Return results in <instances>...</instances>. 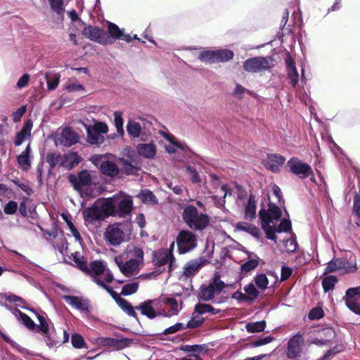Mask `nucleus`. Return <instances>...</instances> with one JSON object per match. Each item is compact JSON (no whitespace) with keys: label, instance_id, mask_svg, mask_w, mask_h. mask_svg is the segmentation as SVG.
I'll use <instances>...</instances> for the list:
<instances>
[{"label":"nucleus","instance_id":"obj_1","mask_svg":"<svg viewBox=\"0 0 360 360\" xmlns=\"http://www.w3.org/2000/svg\"><path fill=\"white\" fill-rule=\"evenodd\" d=\"M281 217V210L274 204L269 203L267 210L260 209L259 217L261 221V226L268 239L276 240V233L288 232L291 230V222L287 219H283L278 226L271 225L274 221L279 220Z\"/></svg>","mask_w":360,"mask_h":360},{"label":"nucleus","instance_id":"obj_2","mask_svg":"<svg viewBox=\"0 0 360 360\" xmlns=\"http://www.w3.org/2000/svg\"><path fill=\"white\" fill-rule=\"evenodd\" d=\"M105 200L109 207L110 215L127 219L129 221H127V225L131 226L130 220L134 205L132 198L124 193L120 192Z\"/></svg>","mask_w":360,"mask_h":360},{"label":"nucleus","instance_id":"obj_3","mask_svg":"<svg viewBox=\"0 0 360 360\" xmlns=\"http://www.w3.org/2000/svg\"><path fill=\"white\" fill-rule=\"evenodd\" d=\"M182 218L190 229L196 231L205 229L210 223L209 216L200 213L193 205H188L184 209Z\"/></svg>","mask_w":360,"mask_h":360},{"label":"nucleus","instance_id":"obj_4","mask_svg":"<svg viewBox=\"0 0 360 360\" xmlns=\"http://www.w3.org/2000/svg\"><path fill=\"white\" fill-rule=\"evenodd\" d=\"M108 207L105 199L97 200L91 207H86L83 211L85 221L94 224L96 221L104 220L110 216Z\"/></svg>","mask_w":360,"mask_h":360},{"label":"nucleus","instance_id":"obj_5","mask_svg":"<svg viewBox=\"0 0 360 360\" xmlns=\"http://www.w3.org/2000/svg\"><path fill=\"white\" fill-rule=\"evenodd\" d=\"M226 287V284L221 281L220 276L215 274L213 280L208 285L202 284L199 290L198 298L200 300L209 302L212 300L215 295H219Z\"/></svg>","mask_w":360,"mask_h":360},{"label":"nucleus","instance_id":"obj_6","mask_svg":"<svg viewBox=\"0 0 360 360\" xmlns=\"http://www.w3.org/2000/svg\"><path fill=\"white\" fill-rule=\"evenodd\" d=\"M289 172L295 174L300 179L315 180L314 171L310 165L302 160L292 157L286 163Z\"/></svg>","mask_w":360,"mask_h":360},{"label":"nucleus","instance_id":"obj_7","mask_svg":"<svg viewBox=\"0 0 360 360\" xmlns=\"http://www.w3.org/2000/svg\"><path fill=\"white\" fill-rule=\"evenodd\" d=\"M357 270L355 261H349L344 257H333L327 263L324 274L333 273L339 271L344 274L354 273Z\"/></svg>","mask_w":360,"mask_h":360},{"label":"nucleus","instance_id":"obj_8","mask_svg":"<svg viewBox=\"0 0 360 360\" xmlns=\"http://www.w3.org/2000/svg\"><path fill=\"white\" fill-rule=\"evenodd\" d=\"M84 273L91 276L96 283V279L104 281L106 283H111L113 280V276L111 271L106 268V264L100 260L91 262L88 266V270Z\"/></svg>","mask_w":360,"mask_h":360},{"label":"nucleus","instance_id":"obj_9","mask_svg":"<svg viewBox=\"0 0 360 360\" xmlns=\"http://www.w3.org/2000/svg\"><path fill=\"white\" fill-rule=\"evenodd\" d=\"M87 141L91 145L100 146L105 141L104 134L108 131V127L104 122H98L93 125L86 126Z\"/></svg>","mask_w":360,"mask_h":360},{"label":"nucleus","instance_id":"obj_10","mask_svg":"<svg viewBox=\"0 0 360 360\" xmlns=\"http://www.w3.org/2000/svg\"><path fill=\"white\" fill-rule=\"evenodd\" d=\"M176 245L179 254L191 252L197 246L196 236L190 231L182 230L176 237Z\"/></svg>","mask_w":360,"mask_h":360},{"label":"nucleus","instance_id":"obj_11","mask_svg":"<svg viewBox=\"0 0 360 360\" xmlns=\"http://www.w3.org/2000/svg\"><path fill=\"white\" fill-rule=\"evenodd\" d=\"M82 198H96L101 193L99 181H70Z\"/></svg>","mask_w":360,"mask_h":360},{"label":"nucleus","instance_id":"obj_12","mask_svg":"<svg viewBox=\"0 0 360 360\" xmlns=\"http://www.w3.org/2000/svg\"><path fill=\"white\" fill-rule=\"evenodd\" d=\"M304 340L302 335L297 333L294 335L287 342L285 354L290 359L299 360L302 356Z\"/></svg>","mask_w":360,"mask_h":360},{"label":"nucleus","instance_id":"obj_13","mask_svg":"<svg viewBox=\"0 0 360 360\" xmlns=\"http://www.w3.org/2000/svg\"><path fill=\"white\" fill-rule=\"evenodd\" d=\"M271 67V60L267 57L255 56L247 59L243 63L244 70L252 73L268 70Z\"/></svg>","mask_w":360,"mask_h":360},{"label":"nucleus","instance_id":"obj_14","mask_svg":"<svg viewBox=\"0 0 360 360\" xmlns=\"http://www.w3.org/2000/svg\"><path fill=\"white\" fill-rule=\"evenodd\" d=\"M82 34L88 39L101 44H112L113 40L109 37L108 32L93 26L86 27Z\"/></svg>","mask_w":360,"mask_h":360},{"label":"nucleus","instance_id":"obj_15","mask_svg":"<svg viewBox=\"0 0 360 360\" xmlns=\"http://www.w3.org/2000/svg\"><path fill=\"white\" fill-rule=\"evenodd\" d=\"M160 302V301L156 299L148 300L135 307V309L140 311L142 315L146 316L150 319H153L162 314L158 309Z\"/></svg>","mask_w":360,"mask_h":360},{"label":"nucleus","instance_id":"obj_16","mask_svg":"<svg viewBox=\"0 0 360 360\" xmlns=\"http://www.w3.org/2000/svg\"><path fill=\"white\" fill-rule=\"evenodd\" d=\"M122 224L115 223L109 225L105 232V238L106 241L113 246L120 245L124 240V233L122 229L120 228Z\"/></svg>","mask_w":360,"mask_h":360},{"label":"nucleus","instance_id":"obj_17","mask_svg":"<svg viewBox=\"0 0 360 360\" xmlns=\"http://www.w3.org/2000/svg\"><path fill=\"white\" fill-rule=\"evenodd\" d=\"M345 300L347 307L352 311L360 314V286L348 289Z\"/></svg>","mask_w":360,"mask_h":360},{"label":"nucleus","instance_id":"obj_18","mask_svg":"<svg viewBox=\"0 0 360 360\" xmlns=\"http://www.w3.org/2000/svg\"><path fill=\"white\" fill-rule=\"evenodd\" d=\"M153 261L156 266H162L169 264V271L172 269L174 257L171 251L160 249L153 252Z\"/></svg>","mask_w":360,"mask_h":360},{"label":"nucleus","instance_id":"obj_19","mask_svg":"<svg viewBox=\"0 0 360 360\" xmlns=\"http://www.w3.org/2000/svg\"><path fill=\"white\" fill-rule=\"evenodd\" d=\"M285 162V158L279 154H268L264 160L265 167L272 172H279Z\"/></svg>","mask_w":360,"mask_h":360},{"label":"nucleus","instance_id":"obj_20","mask_svg":"<svg viewBox=\"0 0 360 360\" xmlns=\"http://www.w3.org/2000/svg\"><path fill=\"white\" fill-rule=\"evenodd\" d=\"M79 134L71 127L63 128L58 138L59 143L67 147H70L77 143L79 141Z\"/></svg>","mask_w":360,"mask_h":360},{"label":"nucleus","instance_id":"obj_21","mask_svg":"<svg viewBox=\"0 0 360 360\" xmlns=\"http://www.w3.org/2000/svg\"><path fill=\"white\" fill-rule=\"evenodd\" d=\"M62 298L70 306L80 311L90 312L89 300L82 297L63 295Z\"/></svg>","mask_w":360,"mask_h":360},{"label":"nucleus","instance_id":"obj_22","mask_svg":"<svg viewBox=\"0 0 360 360\" xmlns=\"http://www.w3.org/2000/svg\"><path fill=\"white\" fill-rule=\"evenodd\" d=\"M115 262L118 266L120 271L125 276H131L139 270L141 263L134 259L123 262L121 258L115 257Z\"/></svg>","mask_w":360,"mask_h":360},{"label":"nucleus","instance_id":"obj_23","mask_svg":"<svg viewBox=\"0 0 360 360\" xmlns=\"http://www.w3.org/2000/svg\"><path fill=\"white\" fill-rule=\"evenodd\" d=\"M150 124V123L145 120H141L140 121L129 120L127 124V131L133 138H138L141 136L142 130L146 127V125Z\"/></svg>","mask_w":360,"mask_h":360},{"label":"nucleus","instance_id":"obj_24","mask_svg":"<svg viewBox=\"0 0 360 360\" xmlns=\"http://www.w3.org/2000/svg\"><path fill=\"white\" fill-rule=\"evenodd\" d=\"M206 262L207 259L201 257L189 261L184 267V274L187 277L195 275Z\"/></svg>","mask_w":360,"mask_h":360},{"label":"nucleus","instance_id":"obj_25","mask_svg":"<svg viewBox=\"0 0 360 360\" xmlns=\"http://www.w3.org/2000/svg\"><path fill=\"white\" fill-rule=\"evenodd\" d=\"M101 172L110 177H120L121 170L120 167L113 161L105 160L100 165Z\"/></svg>","mask_w":360,"mask_h":360},{"label":"nucleus","instance_id":"obj_26","mask_svg":"<svg viewBox=\"0 0 360 360\" xmlns=\"http://www.w3.org/2000/svg\"><path fill=\"white\" fill-rule=\"evenodd\" d=\"M33 123L31 120L25 122L22 129L16 134L14 139V144L15 146H20L24 141L28 139L31 136V131Z\"/></svg>","mask_w":360,"mask_h":360},{"label":"nucleus","instance_id":"obj_27","mask_svg":"<svg viewBox=\"0 0 360 360\" xmlns=\"http://www.w3.org/2000/svg\"><path fill=\"white\" fill-rule=\"evenodd\" d=\"M161 134L169 142V144L165 146V149L169 153H175L179 150H185L186 145L178 142L172 134L163 131Z\"/></svg>","mask_w":360,"mask_h":360},{"label":"nucleus","instance_id":"obj_28","mask_svg":"<svg viewBox=\"0 0 360 360\" xmlns=\"http://www.w3.org/2000/svg\"><path fill=\"white\" fill-rule=\"evenodd\" d=\"M244 252L247 253L250 259L243 263L240 266V270L243 274H247L257 267L259 263V257L253 252H249L245 248L242 250Z\"/></svg>","mask_w":360,"mask_h":360},{"label":"nucleus","instance_id":"obj_29","mask_svg":"<svg viewBox=\"0 0 360 360\" xmlns=\"http://www.w3.org/2000/svg\"><path fill=\"white\" fill-rule=\"evenodd\" d=\"M136 150L139 155L148 159L153 158L157 152L156 146L153 143H139L136 146Z\"/></svg>","mask_w":360,"mask_h":360},{"label":"nucleus","instance_id":"obj_30","mask_svg":"<svg viewBox=\"0 0 360 360\" xmlns=\"http://www.w3.org/2000/svg\"><path fill=\"white\" fill-rule=\"evenodd\" d=\"M256 200L253 194L249 195L247 203L245 205L244 218L248 221H252L256 217Z\"/></svg>","mask_w":360,"mask_h":360},{"label":"nucleus","instance_id":"obj_31","mask_svg":"<svg viewBox=\"0 0 360 360\" xmlns=\"http://www.w3.org/2000/svg\"><path fill=\"white\" fill-rule=\"evenodd\" d=\"M108 30L109 37H112L113 41L117 39H122L127 42L131 41V37L129 34L123 33L124 30H121L115 24L109 22L108 23Z\"/></svg>","mask_w":360,"mask_h":360},{"label":"nucleus","instance_id":"obj_32","mask_svg":"<svg viewBox=\"0 0 360 360\" xmlns=\"http://www.w3.org/2000/svg\"><path fill=\"white\" fill-rule=\"evenodd\" d=\"M82 161V158L75 152H69L64 155L62 165L71 169Z\"/></svg>","mask_w":360,"mask_h":360},{"label":"nucleus","instance_id":"obj_33","mask_svg":"<svg viewBox=\"0 0 360 360\" xmlns=\"http://www.w3.org/2000/svg\"><path fill=\"white\" fill-rule=\"evenodd\" d=\"M0 335L4 339V341H6L7 343H8L11 347H13L14 349H15L18 352L22 354L25 358L27 357V356H34L35 354L28 350L26 348H24L21 347L20 345H18L17 342L13 341L10 338L9 336L6 335L5 333L0 331Z\"/></svg>","mask_w":360,"mask_h":360},{"label":"nucleus","instance_id":"obj_34","mask_svg":"<svg viewBox=\"0 0 360 360\" xmlns=\"http://www.w3.org/2000/svg\"><path fill=\"white\" fill-rule=\"evenodd\" d=\"M163 302L165 305L169 308V310L167 313L162 314L165 316L170 317L172 316H174L178 314L179 311L178 301L172 297H165L163 299Z\"/></svg>","mask_w":360,"mask_h":360},{"label":"nucleus","instance_id":"obj_35","mask_svg":"<svg viewBox=\"0 0 360 360\" xmlns=\"http://www.w3.org/2000/svg\"><path fill=\"white\" fill-rule=\"evenodd\" d=\"M103 343L107 346L121 348L129 346L131 343V340L129 338L117 339L107 338L103 340Z\"/></svg>","mask_w":360,"mask_h":360},{"label":"nucleus","instance_id":"obj_36","mask_svg":"<svg viewBox=\"0 0 360 360\" xmlns=\"http://www.w3.org/2000/svg\"><path fill=\"white\" fill-rule=\"evenodd\" d=\"M137 197L141 200L143 204L155 205L158 203V200L156 196L149 190H143L138 195Z\"/></svg>","mask_w":360,"mask_h":360},{"label":"nucleus","instance_id":"obj_37","mask_svg":"<svg viewBox=\"0 0 360 360\" xmlns=\"http://www.w3.org/2000/svg\"><path fill=\"white\" fill-rule=\"evenodd\" d=\"M31 153L30 146L27 145L25 150L20 154L18 158V163L20 167L27 169L30 166V155Z\"/></svg>","mask_w":360,"mask_h":360},{"label":"nucleus","instance_id":"obj_38","mask_svg":"<svg viewBox=\"0 0 360 360\" xmlns=\"http://www.w3.org/2000/svg\"><path fill=\"white\" fill-rule=\"evenodd\" d=\"M195 311L199 314L210 313L212 315H216L219 314L221 311V310L219 309L214 308L212 305L209 304L199 303L195 305Z\"/></svg>","mask_w":360,"mask_h":360},{"label":"nucleus","instance_id":"obj_39","mask_svg":"<svg viewBox=\"0 0 360 360\" xmlns=\"http://www.w3.org/2000/svg\"><path fill=\"white\" fill-rule=\"evenodd\" d=\"M119 163L122 167L120 168V176L123 174L127 175L134 174L139 169V168L136 166L132 165L131 163H129L127 160L124 159H120Z\"/></svg>","mask_w":360,"mask_h":360},{"label":"nucleus","instance_id":"obj_40","mask_svg":"<svg viewBox=\"0 0 360 360\" xmlns=\"http://www.w3.org/2000/svg\"><path fill=\"white\" fill-rule=\"evenodd\" d=\"M216 63L226 62L231 60L233 57V53L229 49L215 50Z\"/></svg>","mask_w":360,"mask_h":360},{"label":"nucleus","instance_id":"obj_41","mask_svg":"<svg viewBox=\"0 0 360 360\" xmlns=\"http://www.w3.org/2000/svg\"><path fill=\"white\" fill-rule=\"evenodd\" d=\"M72 259L75 262L77 268L83 272L88 270V264L86 259L79 252H76L72 254Z\"/></svg>","mask_w":360,"mask_h":360},{"label":"nucleus","instance_id":"obj_42","mask_svg":"<svg viewBox=\"0 0 360 360\" xmlns=\"http://www.w3.org/2000/svg\"><path fill=\"white\" fill-rule=\"evenodd\" d=\"M266 327V321L250 322L246 324L245 328L248 333H255L264 331Z\"/></svg>","mask_w":360,"mask_h":360},{"label":"nucleus","instance_id":"obj_43","mask_svg":"<svg viewBox=\"0 0 360 360\" xmlns=\"http://www.w3.org/2000/svg\"><path fill=\"white\" fill-rule=\"evenodd\" d=\"M338 280L337 276L333 275L327 276L322 280V286L324 292H329L333 290Z\"/></svg>","mask_w":360,"mask_h":360},{"label":"nucleus","instance_id":"obj_44","mask_svg":"<svg viewBox=\"0 0 360 360\" xmlns=\"http://www.w3.org/2000/svg\"><path fill=\"white\" fill-rule=\"evenodd\" d=\"M182 349L186 352H193V354H200L201 353H206L207 352V345H184Z\"/></svg>","mask_w":360,"mask_h":360},{"label":"nucleus","instance_id":"obj_45","mask_svg":"<svg viewBox=\"0 0 360 360\" xmlns=\"http://www.w3.org/2000/svg\"><path fill=\"white\" fill-rule=\"evenodd\" d=\"M198 58L200 61L207 63H216L215 50L203 51L199 54Z\"/></svg>","mask_w":360,"mask_h":360},{"label":"nucleus","instance_id":"obj_46","mask_svg":"<svg viewBox=\"0 0 360 360\" xmlns=\"http://www.w3.org/2000/svg\"><path fill=\"white\" fill-rule=\"evenodd\" d=\"M257 287L261 290H265L268 288L269 280L265 274H257L254 278Z\"/></svg>","mask_w":360,"mask_h":360},{"label":"nucleus","instance_id":"obj_47","mask_svg":"<svg viewBox=\"0 0 360 360\" xmlns=\"http://www.w3.org/2000/svg\"><path fill=\"white\" fill-rule=\"evenodd\" d=\"M51 9L58 15H63L65 11L63 0H48Z\"/></svg>","mask_w":360,"mask_h":360},{"label":"nucleus","instance_id":"obj_48","mask_svg":"<svg viewBox=\"0 0 360 360\" xmlns=\"http://www.w3.org/2000/svg\"><path fill=\"white\" fill-rule=\"evenodd\" d=\"M48 89L49 91L54 90L58 85L60 80V75L54 74L53 76H49L48 73L45 75Z\"/></svg>","mask_w":360,"mask_h":360},{"label":"nucleus","instance_id":"obj_49","mask_svg":"<svg viewBox=\"0 0 360 360\" xmlns=\"http://www.w3.org/2000/svg\"><path fill=\"white\" fill-rule=\"evenodd\" d=\"M139 288V282H132L128 284L124 285L122 287L121 295L124 296H127L135 293Z\"/></svg>","mask_w":360,"mask_h":360},{"label":"nucleus","instance_id":"obj_50","mask_svg":"<svg viewBox=\"0 0 360 360\" xmlns=\"http://www.w3.org/2000/svg\"><path fill=\"white\" fill-rule=\"evenodd\" d=\"M108 283H106L104 281L102 280H98L96 279V284L99 285L101 288L105 289L110 295L111 297L117 302V300L119 299H121L119 294L113 290L112 288L107 285Z\"/></svg>","mask_w":360,"mask_h":360},{"label":"nucleus","instance_id":"obj_51","mask_svg":"<svg viewBox=\"0 0 360 360\" xmlns=\"http://www.w3.org/2000/svg\"><path fill=\"white\" fill-rule=\"evenodd\" d=\"M244 291L249 297V301L255 300L259 295V292L252 283H248L244 287Z\"/></svg>","mask_w":360,"mask_h":360},{"label":"nucleus","instance_id":"obj_52","mask_svg":"<svg viewBox=\"0 0 360 360\" xmlns=\"http://www.w3.org/2000/svg\"><path fill=\"white\" fill-rule=\"evenodd\" d=\"M114 122L115 125L117 128V131L119 134H124L123 129V119H122V112L120 111H115L114 112Z\"/></svg>","mask_w":360,"mask_h":360},{"label":"nucleus","instance_id":"obj_53","mask_svg":"<svg viewBox=\"0 0 360 360\" xmlns=\"http://www.w3.org/2000/svg\"><path fill=\"white\" fill-rule=\"evenodd\" d=\"M285 61L288 72V76L298 73L297 68L295 67V63L289 54L287 55Z\"/></svg>","mask_w":360,"mask_h":360},{"label":"nucleus","instance_id":"obj_54","mask_svg":"<svg viewBox=\"0 0 360 360\" xmlns=\"http://www.w3.org/2000/svg\"><path fill=\"white\" fill-rule=\"evenodd\" d=\"M245 94H251V91L242 85L237 84L236 85L235 89L232 93V95L237 99H242L244 97Z\"/></svg>","mask_w":360,"mask_h":360},{"label":"nucleus","instance_id":"obj_55","mask_svg":"<svg viewBox=\"0 0 360 360\" xmlns=\"http://www.w3.org/2000/svg\"><path fill=\"white\" fill-rule=\"evenodd\" d=\"M18 320L21 321L22 323L29 330H33L37 325L27 314L22 313Z\"/></svg>","mask_w":360,"mask_h":360},{"label":"nucleus","instance_id":"obj_56","mask_svg":"<svg viewBox=\"0 0 360 360\" xmlns=\"http://www.w3.org/2000/svg\"><path fill=\"white\" fill-rule=\"evenodd\" d=\"M71 342L72 346L77 349H81L85 347V341L83 337L79 334L72 335Z\"/></svg>","mask_w":360,"mask_h":360},{"label":"nucleus","instance_id":"obj_57","mask_svg":"<svg viewBox=\"0 0 360 360\" xmlns=\"http://www.w3.org/2000/svg\"><path fill=\"white\" fill-rule=\"evenodd\" d=\"M185 329V326L182 323H176V324L166 328L162 333L163 335L173 334L178 331Z\"/></svg>","mask_w":360,"mask_h":360},{"label":"nucleus","instance_id":"obj_58","mask_svg":"<svg viewBox=\"0 0 360 360\" xmlns=\"http://www.w3.org/2000/svg\"><path fill=\"white\" fill-rule=\"evenodd\" d=\"M324 315L323 311L321 307L313 308L308 314L310 320L320 319Z\"/></svg>","mask_w":360,"mask_h":360},{"label":"nucleus","instance_id":"obj_59","mask_svg":"<svg viewBox=\"0 0 360 360\" xmlns=\"http://www.w3.org/2000/svg\"><path fill=\"white\" fill-rule=\"evenodd\" d=\"M352 211L356 219L360 220V196L357 193L354 197Z\"/></svg>","mask_w":360,"mask_h":360},{"label":"nucleus","instance_id":"obj_60","mask_svg":"<svg viewBox=\"0 0 360 360\" xmlns=\"http://www.w3.org/2000/svg\"><path fill=\"white\" fill-rule=\"evenodd\" d=\"M18 210V204L16 202L9 201L4 208V211L7 214H13Z\"/></svg>","mask_w":360,"mask_h":360},{"label":"nucleus","instance_id":"obj_61","mask_svg":"<svg viewBox=\"0 0 360 360\" xmlns=\"http://www.w3.org/2000/svg\"><path fill=\"white\" fill-rule=\"evenodd\" d=\"M91 176L90 172L88 170H82L78 174V179H77L75 176L70 175L69 176V180H80V181H86L91 180Z\"/></svg>","mask_w":360,"mask_h":360},{"label":"nucleus","instance_id":"obj_62","mask_svg":"<svg viewBox=\"0 0 360 360\" xmlns=\"http://www.w3.org/2000/svg\"><path fill=\"white\" fill-rule=\"evenodd\" d=\"M26 112V106L22 105L12 113V118L14 122H18Z\"/></svg>","mask_w":360,"mask_h":360},{"label":"nucleus","instance_id":"obj_63","mask_svg":"<svg viewBox=\"0 0 360 360\" xmlns=\"http://www.w3.org/2000/svg\"><path fill=\"white\" fill-rule=\"evenodd\" d=\"M203 323V319L201 318H193L191 319L187 324L185 326L186 328H196L200 326Z\"/></svg>","mask_w":360,"mask_h":360},{"label":"nucleus","instance_id":"obj_64","mask_svg":"<svg viewBox=\"0 0 360 360\" xmlns=\"http://www.w3.org/2000/svg\"><path fill=\"white\" fill-rule=\"evenodd\" d=\"M131 255L134 257L133 258L134 260H136L141 264L142 263L143 260V251L141 248L138 247L134 248Z\"/></svg>","mask_w":360,"mask_h":360}]
</instances>
